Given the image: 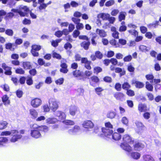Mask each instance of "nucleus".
<instances>
[{
	"instance_id": "nucleus-1",
	"label": "nucleus",
	"mask_w": 161,
	"mask_h": 161,
	"mask_svg": "<svg viewBox=\"0 0 161 161\" xmlns=\"http://www.w3.org/2000/svg\"><path fill=\"white\" fill-rule=\"evenodd\" d=\"M105 127L101 128L102 133L98 135L100 137L108 138L112 136V139L115 141H119L121 139V136L119 133L117 132L113 133V126L110 122L105 123Z\"/></svg>"
},
{
	"instance_id": "nucleus-2",
	"label": "nucleus",
	"mask_w": 161,
	"mask_h": 161,
	"mask_svg": "<svg viewBox=\"0 0 161 161\" xmlns=\"http://www.w3.org/2000/svg\"><path fill=\"white\" fill-rule=\"evenodd\" d=\"M31 49V53L32 55L34 57H37L39 56L38 51L42 48L41 45L36 44L32 45Z\"/></svg>"
},
{
	"instance_id": "nucleus-3",
	"label": "nucleus",
	"mask_w": 161,
	"mask_h": 161,
	"mask_svg": "<svg viewBox=\"0 0 161 161\" xmlns=\"http://www.w3.org/2000/svg\"><path fill=\"white\" fill-rule=\"evenodd\" d=\"M12 137L10 139V141L11 142H15L22 137V136L19 134V132L17 130H12Z\"/></svg>"
},
{
	"instance_id": "nucleus-4",
	"label": "nucleus",
	"mask_w": 161,
	"mask_h": 161,
	"mask_svg": "<svg viewBox=\"0 0 161 161\" xmlns=\"http://www.w3.org/2000/svg\"><path fill=\"white\" fill-rule=\"evenodd\" d=\"M40 131L38 126L36 128H34L33 129L31 130V136L32 137L35 139L41 138L42 137V135Z\"/></svg>"
},
{
	"instance_id": "nucleus-5",
	"label": "nucleus",
	"mask_w": 161,
	"mask_h": 161,
	"mask_svg": "<svg viewBox=\"0 0 161 161\" xmlns=\"http://www.w3.org/2000/svg\"><path fill=\"white\" fill-rule=\"evenodd\" d=\"M123 143L125 144H133L135 142V139L130 135L128 134L124 135L122 137Z\"/></svg>"
},
{
	"instance_id": "nucleus-6",
	"label": "nucleus",
	"mask_w": 161,
	"mask_h": 161,
	"mask_svg": "<svg viewBox=\"0 0 161 161\" xmlns=\"http://www.w3.org/2000/svg\"><path fill=\"white\" fill-rule=\"evenodd\" d=\"M44 1L45 0H38V3L39 4L38 8L40 11L43 10H45L47 6L52 3L51 1H49L47 3H45Z\"/></svg>"
},
{
	"instance_id": "nucleus-7",
	"label": "nucleus",
	"mask_w": 161,
	"mask_h": 161,
	"mask_svg": "<svg viewBox=\"0 0 161 161\" xmlns=\"http://www.w3.org/2000/svg\"><path fill=\"white\" fill-rule=\"evenodd\" d=\"M90 85L92 86H95L96 84L99 83L100 81L99 78L97 76L93 75L89 79Z\"/></svg>"
},
{
	"instance_id": "nucleus-8",
	"label": "nucleus",
	"mask_w": 161,
	"mask_h": 161,
	"mask_svg": "<svg viewBox=\"0 0 161 161\" xmlns=\"http://www.w3.org/2000/svg\"><path fill=\"white\" fill-rule=\"evenodd\" d=\"M42 103L41 99L36 97L32 99L31 102V104L34 108H37L40 106Z\"/></svg>"
},
{
	"instance_id": "nucleus-9",
	"label": "nucleus",
	"mask_w": 161,
	"mask_h": 161,
	"mask_svg": "<svg viewBox=\"0 0 161 161\" xmlns=\"http://www.w3.org/2000/svg\"><path fill=\"white\" fill-rule=\"evenodd\" d=\"M56 117H58V121L63 122L66 118V115L65 113L61 111L58 110L55 114Z\"/></svg>"
},
{
	"instance_id": "nucleus-10",
	"label": "nucleus",
	"mask_w": 161,
	"mask_h": 161,
	"mask_svg": "<svg viewBox=\"0 0 161 161\" xmlns=\"http://www.w3.org/2000/svg\"><path fill=\"white\" fill-rule=\"evenodd\" d=\"M91 62L88 60L86 57L82 58L81 64H84V67L87 69L90 70L92 69L91 66Z\"/></svg>"
},
{
	"instance_id": "nucleus-11",
	"label": "nucleus",
	"mask_w": 161,
	"mask_h": 161,
	"mask_svg": "<svg viewBox=\"0 0 161 161\" xmlns=\"http://www.w3.org/2000/svg\"><path fill=\"white\" fill-rule=\"evenodd\" d=\"M95 55L92 54L90 56V58L92 61H94L97 58L101 59H102L103 57V54L99 51H96L95 52Z\"/></svg>"
},
{
	"instance_id": "nucleus-12",
	"label": "nucleus",
	"mask_w": 161,
	"mask_h": 161,
	"mask_svg": "<svg viewBox=\"0 0 161 161\" xmlns=\"http://www.w3.org/2000/svg\"><path fill=\"white\" fill-rule=\"evenodd\" d=\"M2 67L5 70L4 73L5 75H12V68L11 67L8 66L5 63L2 64Z\"/></svg>"
},
{
	"instance_id": "nucleus-13",
	"label": "nucleus",
	"mask_w": 161,
	"mask_h": 161,
	"mask_svg": "<svg viewBox=\"0 0 161 161\" xmlns=\"http://www.w3.org/2000/svg\"><path fill=\"white\" fill-rule=\"evenodd\" d=\"M134 143H135L133 145V147L135 150L140 151L145 147L144 144L140 142H134Z\"/></svg>"
},
{
	"instance_id": "nucleus-14",
	"label": "nucleus",
	"mask_w": 161,
	"mask_h": 161,
	"mask_svg": "<svg viewBox=\"0 0 161 161\" xmlns=\"http://www.w3.org/2000/svg\"><path fill=\"white\" fill-rule=\"evenodd\" d=\"M82 126L87 129L92 128L94 126L93 123L90 120H86L84 121L82 124Z\"/></svg>"
},
{
	"instance_id": "nucleus-15",
	"label": "nucleus",
	"mask_w": 161,
	"mask_h": 161,
	"mask_svg": "<svg viewBox=\"0 0 161 161\" xmlns=\"http://www.w3.org/2000/svg\"><path fill=\"white\" fill-rule=\"evenodd\" d=\"M135 124L139 132H141V131H142L146 129V127L140 121H136L135 122Z\"/></svg>"
},
{
	"instance_id": "nucleus-16",
	"label": "nucleus",
	"mask_w": 161,
	"mask_h": 161,
	"mask_svg": "<svg viewBox=\"0 0 161 161\" xmlns=\"http://www.w3.org/2000/svg\"><path fill=\"white\" fill-rule=\"evenodd\" d=\"M138 110L140 113L147 111L148 110L147 105L142 103H139L138 105Z\"/></svg>"
},
{
	"instance_id": "nucleus-17",
	"label": "nucleus",
	"mask_w": 161,
	"mask_h": 161,
	"mask_svg": "<svg viewBox=\"0 0 161 161\" xmlns=\"http://www.w3.org/2000/svg\"><path fill=\"white\" fill-rule=\"evenodd\" d=\"M49 104L50 107L53 112H55L58 108V103L56 101H51Z\"/></svg>"
},
{
	"instance_id": "nucleus-18",
	"label": "nucleus",
	"mask_w": 161,
	"mask_h": 161,
	"mask_svg": "<svg viewBox=\"0 0 161 161\" xmlns=\"http://www.w3.org/2000/svg\"><path fill=\"white\" fill-rule=\"evenodd\" d=\"M114 96L116 100L122 101L124 99L125 95L122 92H118L114 94Z\"/></svg>"
},
{
	"instance_id": "nucleus-19",
	"label": "nucleus",
	"mask_w": 161,
	"mask_h": 161,
	"mask_svg": "<svg viewBox=\"0 0 161 161\" xmlns=\"http://www.w3.org/2000/svg\"><path fill=\"white\" fill-rule=\"evenodd\" d=\"M60 66L61 67L60 69V71L64 74L67 73L68 71V65L64 62H61Z\"/></svg>"
},
{
	"instance_id": "nucleus-20",
	"label": "nucleus",
	"mask_w": 161,
	"mask_h": 161,
	"mask_svg": "<svg viewBox=\"0 0 161 161\" xmlns=\"http://www.w3.org/2000/svg\"><path fill=\"white\" fill-rule=\"evenodd\" d=\"M22 67L25 70L30 69L32 68V65L30 62L24 61L22 62Z\"/></svg>"
},
{
	"instance_id": "nucleus-21",
	"label": "nucleus",
	"mask_w": 161,
	"mask_h": 161,
	"mask_svg": "<svg viewBox=\"0 0 161 161\" xmlns=\"http://www.w3.org/2000/svg\"><path fill=\"white\" fill-rule=\"evenodd\" d=\"M91 43L89 41V40L86 41H83L82 42L80 45L81 47L83 48L85 50H87L89 48V47Z\"/></svg>"
},
{
	"instance_id": "nucleus-22",
	"label": "nucleus",
	"mask_w": 161,
	"mask_h": 161,
	"mask_svg": "<svg viewBox=\"0 0 161 161\" xmlns=\"http://www.w3.org/2000/svg\"><path fill=\"white\" fill-rule=\"evenodd\" d=\"M2 101L5 105L10 104V102L8 96L5 94L3 95L1 97Z\"/></svg>"
},
{
	"instance_id": "nucleus-23",
	"label": "nucleus",
	"mask_w": 161,
	"mask_h": 161,
	"mask_svg": "<svg viewBox=\"0 0 161 161\" xmlns=\"http://www.w3.org/2000/svg\"><path fill=\"white\" fill-rule=\"evenodd\" d=\"M120 146L123 150L128 152H130L132 151L131 147L128 144L126 145L124 143H121L120 145Z\"/></svg>"
},
{
	"instance_id": "nucleus-24",
	"label": "nucleus",
	"mask_w": 161,
	"mask_h": 161,
	"mask_svg": "<svg viewBox=\"0 0 161 161\" xmlns=\"http://www.w3.org/2000/svg\"><path fill=\"white\" fill-rule=\"evenodd\" d=\"M135 84V87L137 88L141 89L144 87V84L142 82L138 81L133 80L132 84Z\"/></svg>"
},
{
	"instance_id": "nucleus-25",
	"label": "nucleus",
	"mask_w": 161,
	"mask_h": 161,
	"mask_svg": "<svg viewBox=\"0 0 161 161\" xmlns=\"http://www.w3.org/2000/svg\"><path fill=\"white\" fill-rule=\"evenodd\" d=\"M15 46V44L14 43L11 42H8L6 43L5 45V48L7 50H9L11 51H14L15 49V47H14Z\"/></svg>"
},
{
	"instance_id": "nucleus-26",
	"label": "nucleus",
	"mask_w": 161,
	"mask_h": 161,
	"mask_svg": "<svg viewBox=\"0 0 161 161\" xmlns=\"http://www.w3.org/2000/svg\"><path fill=\"white\" fill-rule=\"evenodd\" d=\"M29 112L32 119H35L37 118L38 115V113L36 109H30L29 110Z\"/></svg>"
},
{
	"instance_id": "nucleus-27",
	"label": "nucleus",
	"mask_w": 161,
	"mask_h": 161,
	"mask_svg": "<svg viewBox=\"0 0 161 161\" xmlns=\"http://www.w3.org/2000/svg\"><path fill=\"white\" fill-rule=\"evenodd\" d=\"M58 121V119L54 117L49 118L46 120V122L48 124H55Z\"/></svg>"
},
{
	"instance_id": "nucleus-28",
	"label": "nucleus",
	"mask_w": 161,
	"mask_h": 161,
	"mask_svg": "<svg viewBox=\"0 0 161 161\" xmlns=\"http://www.w3.org/2000/svg\"><path fill=\"white\" fill-rule=\"evenodd\" d=\"M72 74L75 77H81L83 76L82 72L79 69H76L73 71L72 72Z\"/></svg>"
},
{
	"instance_id": "nucleus-29",
	"label": "nucleus",
	"mask_w": 161,
	"mask_h": 161,
	"mask_svg": "<svg viewBox=\"0 0 161 161\" xmlns=\"http://www.w3.org/2000/svg\"><path fill=\"white\" fill-rule=\"evenodd\" d=\"M96 33L98 34L100 37H105L106 35V33L103 30H100L99 29H97L96 31Z\"/></svg>"
},
{
	"instance_id": "nucleus-30",
	"label": "nucleus",
	"mask_w": 161,
	"mask_h": 161,
	"mask_svg": "<svg viewBox=\"0 0 161 161\" xmlns=\"http://www.w3.org/2000/svg\"><path fill=\"white\" fill-rule=\"evenodd\" d=\"M139 48L140 50L143 52H148L151 49L150 47H147L143 45H141L140 46Z\"/></svg>"
},
{
	"instance_id": "nucleus-31",
	"label": "nucleus",
	"mask_w": 161,
	"mask_h": 161,
	"mask_svg": "<svg viewBox=\"0 0 161 161\" xmlns=\"http://www.w3.org/2000/svg\"><path fill=\"white\" fill-rule=\"evenodd\" d=\"M126 13L125 12H121L118 16L119 21H122L123 20H125V19Z\"/></svg>"
},
{
	"instance_id": "nucleus-32",
	"label": "nucleus",
	"mask_w": 161,
	"mask_h": 161,
	"mask_svg": "<svg viewBox=\"0 0 161 161\" xmlns=\"http://www.w3.org/2000/svg\"><path fill=\"white\" fill-rule=\"evenodd\" d=\"M131 157L134 159H139L141 157V154L137 152H132L131 153Z\"/></svg>"
},
{
	"instance_id": "nucleus-33",
	"label": "nucleus",
	"mask_w": 161,
	"mask_h": 161,
	"mask_svg": "<svg viewBox=\"0 0 161 161\" xmlns=\"http://www.w3.org/2000/svg\"><path fill=\"white\" fill-rule=\"evenodd\" d=\"M38 126L40 131H43L44 133L47 132L49 130V127L46 125H41Z\"/></svg>"
},
{
	"instance_id": "nucleus-34",
	"label": "nucleus",
	"mask_w": 161,
	"mask_h": 161,
	"mask_svg": "<svg viewBox=\"0 0 161 161\" xmlns=\"http://www.w3.org/2000/svg\"><path fill=\"white\" fill-rule=\"evenodd\" d=\"M80 129V127L78 125H75L72 129L69 130V133H75L78 131Z\"/></svg>"
},
{
	"instance_id": "nucleus-35",
	"label": "nucleus",
	"mask_w": 161,
	"mask_h": 161,
	"mask_svg": "<svg viewBox=\"0 0 161 161\" xmlns=\"http://www.w3.org/2000/svg\"><path fill=\"white\" fill-rule=\"evenodd\" d=\"M77 110V108L74 105L71 107L69 109V113L72 116H74L75 114V112Z\"/></svg>"
},
{
	"instance_id": "nucleus-36",
	"label": "nucleus",
	"mask_w": 161,
	"mask_h": 161,
	"mask_svg": "<svg viewBox=\"0 0 161 161\" xmlns=\"http://www.w3.org/2000/svg\"><path fill=\"white\" fill-rule=\"evenodd\" d=\"M115 72L116 73H120V76H123L125 74V71L123 70L122 69L119 67H116L115 69Z\"/></svg>"
},
{
	"instance_id": "nucleus-37",
	"label": "nucleus",
	"mask_w": 161,
	"mask_h": 161,
	"mask_svg": "<svg viewBox=\"0 0 161 161\" xmlns=\"http://www.w3.org/2000/svg\"><path fill=\"white\" fill-rule=\"evenodd\" d=\"M131 87V86L130 84L127 82H124L122 85V89L125 90H127L130 89Z\"/></svg>"
},
{
	"instance_id": "nucleus-38",
	"label": "nucleus",
	"mask_w": 161,
	"mask_h": 161,
	"mask_svg": "<svg viewBox=\"0 0 161 161\" xmlns=\"http://www.w3.org/2000/svg\"><path fill=\"white\" fill-rule=\"evenodd\" d=\"M145 87L149 91L152 92L153 91V85L148 81L146 82Z\"/></svg>"
},
{
	"instance_id": "nucleus-39",
	"label": "nucleus",
	"mask_w": 161,
	"mask_h": 161,
	"mask_svg": "<svg viewBox=\"0 0 161 161\" xmlns=\"http://www.w3.org/2000/svg\"><path fill=\"white\" fill-rule=\"evenodd\" d=\"M143 159L145 161H154L153 158L150 155L146 154L143 156Z\"/></svg>"
},
{
	"instance_id": "nucleus-40",
	"label": "nucleus",
	"mask_w": 161,
	"mask_h": 161,
	"mask_svg": "<svg viewBox=\"0 0 161 161\" xmlns=\"http://www.w3.org/2000/svg\"><path fill=\"white\" fill-rule=\"evenodd\" d=\"M8 122L5 121H2L0 122V130H3L6 128L8 125Z\"/></svg>"
},
{
	"instance_id": "nucleus-41",
	"label": "nucleus",
	"mask_w": 161,
	"mask_h": 161,
	"mask_svg": "<svg viewBox=\"0 0 161 161\" xmlns=\"http://www.w3.org/2000/svg\"><path fill=\"white\" fill-rule=\"evenodd\" d=\"M109 14H105L101 13L99 14L98 15L99 17L102 18L103 20H107Z\"/></svg>"
},
{
	"instance_id": "nucleus-42",
	"label": "nucleus",
	"mask_w": 161,
	"mask_h": 161,
	"mask_svg": "<svg viewBox=\"0 0 161 161\" xmlns=\"http://www.w3.org/2000/svg\"><path fill=\"white\" fill-rule=\"evenodd\" d=\"M19 9L22 11H23L25 13L28 12L29 11V9L26 6H23L21 5L20 6Z\"/></svg>"
},
{
	"instance_id": "nucleus-43",
	"label": "nucleus",
	"mask_w": 161,
	"mask_h": 161,
	"mask_svg": "<svg viewBox=\"0 0 161 161\" xmlns=\"http://www.w3.org/2000/svg\"><path fill=\"white\" fill-rule=\"evenodd\" d=\"M145 77L147 80L150 81V82L152 83L154 77L153 74H148L145 75Z\"/></svg>"
},
{
	"instance_id": "nucleus-44",
	"label": "nucleus",
	"mask_w": 161,
	"mask_h": 161,
	"mask_svg": "<svg viewBox=\"0 0 161 161\" xmlns=\"http://www.w3.org/2000/svg\"><path fill=\"white\" fill-rule=\"evenodd\" d=\"M5 34L8 36H12L14 35V32L12 29H8L6 30Z\"/></svg>"
},
{
	"instance_id": "nucleus-45",
	"label": "nucleus",
	"mask_w": 161,
	"mask_h": 161,
	"mask_svg": "<svg viewBox=\"0 0 161 161\" xmlns=\"http://www.w3.org/2000/svg\"><path fill=\"white\" fill-rule=\"evenodd\" d=\"M126 93L129 97H133L135 94L134 91L130 89L126 91Z\"/></svg>"
},
{
	"instance_id": "nucleus-46",
	"label": "nucleus",
	"mask_w": 161,
	"mask_h": 161,
	"mask_svg": "<svg viewBox=\"0 0 161 161\" xmlns=\"http://www.w3.org/2000/svg\"><path fill=\"white\" fill-rule=\"evenodd\" d=\"M61 40L60 39H57L55 40H53L51 42L52 45L54 47H56L58 46V43L60 42Z\"/></svg>"
},
{
	"instance_id": "nucleus-47",
	"label": "nucleus",
	"mask_w": 161,
	"mask_h": 161,
	"mask_svg": "<svg viewBox=\"0 0 161 161\" xmlns=\"http://www.w3.org/2000/svg\"><path fill=\"white\" fill-rule=\"evenodd\" d=\"M8 139L7 137H0V146H3L4 144L7 142Z\"/></svg>"
},
{
	"instance_id": "nucleus-48",
	"label": "nucleus",
	"mask_w": 161,
	"mask_h": 161,
	"mask_svg": "<svg viewBox=\"0 0 161 161\" xmlns=\"http://www.w3.org/2000/svg\"><path fill=\"white\" fill-rule=\"evenodd\" d=\"M15 72L16 73L20 75H23L25 73V70L21 68H17L15 70Z\"/></svg>"
},
{
	"instance_id": "nucleus-49",
	"label": "nucleus",
	"mask_w": 161,
	"mask_h": 161,
	"mask_svg": "<svg viewBox=\"0 0 161 161\" xmlns=\"http://www.w3.org/2000/svg\"><path fill=\"white\" fill-rule=\"evenodd\" d=\"M102 71V69L99 66L95 67L93 68V72L94 73L98 74V73Z\"/></svg>"
},
{
	"instance_id": "nucleus-50",
	"label": "nucleus",
	"mask_w": 161,
	"mask_h": 161,
	"mask_svg": "<svg viewBox=\"0 0 161 161\" xmlns=\"http://www.w3.org/2000/svg\"><path fill=\"white\" fill-rule=\"evenodd\" d=\"M53 57L58 60H60L62 58L61 56L56 52H53L52 53Z\"/></svg>"
},
{
	"instance_id": "nucleus-51",
	"label": "nucleus",
	"mask_w": 161,
	"mask_h": 161,
	"mask_svg": "<svg viewBox=\"0 0 161 161\" xmlns=\"http://www.w3.org/2000/svg\"><path fill=\"white\" fill-rule=\"evenodd\" d=\"M143 116L145 119L148 120L151 117L150 113L147 111L144 112V113L143 114Z\"/></svg>"
},
{
	"instance_id": "nucleus-52",
	"label": "nucleus",
	"mask_w": 161,
	"mask_h": 161,
	"mask_svg": "<svg viewBox=\"0 0 161 161\" xmlns=\"http://www.w3.org/2000/svg\"><path fill=\"white\" fill-rule=\"evenodd\" d=\"M103 80L105 82L111 83L112 82V79L111 77L107 76L103 77Z\"/></svg>"
},
{
	"instance_id": "nucleus-53",
	"label": "nucleus",
	"mask_w": 161,
	"mask_h": 161,
	"mask_svg": "<svg viewBox=\"0 0 161 161\" xmlns=\"http://www.w3.org/2000/svg\"><path fill=\"white\" fill-rule=\"evenodd\" d=\"M116 115V113L114 112H110L108 113L107 115V118L112 119L114 118Z\"/></svg>"
},
{
	"instance_id": "nucleus-54",
	"label": "nucleus",
	"mask_w": 161,
	"mask_h": 161,
	"mask_svg": "<svg viewBox=\"0 0 161 161\" xmlns=\"http://www.w3.org/2000/svg\"><path fill=\"white\" fill-rule=\"evenodd\" d=\"M159 21H156L154 23H150L147 25V27L149 28L152 27L156 28V26L158 25Z\"/></svg>"
},
{
	"instance_id": "nucleus-55",
	"label": "nucleus",
	"mask_w": 161,
	"mask_h": 161,
	"mask_svg": "<svg viewBox=\"0 0 161 161\" xmlns=\"http://www.w3.org/2000/svg\"><path fill=\"white\" fill-rule=\"evenodd\" d=\"M63 122L67 125H74L75 124L74 121L70 120H64Z\"/></svg>"
},
{
	"instance_id": "nucleus-56",
	"label": "nucleus",
	"mask_w": 161,
	"mask_h": 161,
	"mask_svg": "<svg viewBox=\"0 0 161 161\" xmlns=\"http://www.w3.org/2000/svg\"><path fill=\"white\" fill-rule=\"evenodd\" d=\"M42 109L44 112H47L49 111L50 110V107H49L47 104L43 105L42 107Z\"/></svg>"
},
{
	"instance_id": "nucleus-57",
	"label": "nucleus",
	"mask_w": 161,
	"mask_h": 161,
	"mask_svg": "<svg viewBox=\"0 0 161 161\" xmlns=\"http://www.w3.org/2000/svg\"><path fill=\"white\" fill-rule=\"evenodd\" d=\"M26 83L27 85L31 86L33 84V80L31 76L28 77L26 80Z\"/></svg>"
},
{
	"instance_id": "nucleus-58",
	"label": "nucleus",
	"mask_w": 161,
	"mask_h": 161,
	"mask_svg": "<svg viewBox=\"0 0 161 161\" xmlns=\"http://www.w3.org/2000/svg\"><path fill=\"white\" fill-rule=\"evenodd\" d=\"M114 0H110L106 2L105 3V5L106 7H108L114 5Z\"/></svg>"
},
{
	"instance_id": "nucleus-59",
	"label": "nucleus",
	"mask_w": 161,
	"mask_h": 161,
	"mask_svg": "<svg viewBox=\"0 0 161 161\" xmlns=\"http://www.w3.org/2000/svg\"><path fill=\"white\" fill-rule=\"evenodd\" d=\"M3 90L6 92H8L10 91V88L8 85L6 84H4L3 86H1Z\"/></svg>"
},
{
	"instance_id": "nucleus-60",
	"label": "nucleus",
	"mask_w": 161,
	"mask_h": 161,
	"mask_svg": "<svg viewBox=\"0 0 161 161\" xmlns=\"http://www.w3.org/2000/svg\"><path fill=\"white\" fill-rule=\"evenodd\" d=\"M132 59V57L130 55H129L124 57L123 58V60L125 62H128L130 61Z\"/></svg>"
},
{
	"instance_id": "nucleus-61",
	"label": "nucleus",
	"mask_w": 161,
	"mask_h": 161,
	"mask_svg": "<svg viewBox=\"0 0 161 161\" xmlns=\"http://www.w3.org/2000/svg\"><path fill=\"white\" fill-rule=\"evenodd\" d=\"M64 81V79L63 78H60L55 80L56 84L58 85H61L63 84Z\"/></svg>"
},
{
	"instance_id": "nucleus-62",
	"label": "nucleus",
	"mask_w": 161,
	"mask_h": 161,
	"mask_svg": "<svg viewBox=\"0 0 161 161\" xmlns=\"http://www.w3.org/2000/svg\"><path fill=\"white\" fill-rule=\"evenodd\" d=\"M80 34V31L79 30L76 29L74 31L73 33H72V35L74 38H76L79 36Z\"/></svg>"
},
{
	"instance_id": "nucleus-63",
	"label": "nucleus",
	"mask_w": 161,
	"mask_h": 161,
	"mask_svg": "<svg viewBox=\"0 0 161 161\" xmlns=\"http://www.w3.org/2000/svg\"><path fill=\"white\" fill-rule=\"evenodd\" d=\"M121 84L119 83H117L115 84L114 86V88L116 91H119L121 89Z\"/></svg>"
},
{
	"instance_id": "nucleus-64",
	"label": "nucleus",
	"mask_w": 161,
	"mask_h": 161,
	"mask_svg": "<svg viewBox=\"0 0 161 161\" xmlns=\"http://www.w3.org/2000/svg\"><path fill=\"white\" fill-rule=\"evenodd\" d=\"M37 71L36 69L35 68L31 69L29 71V73L30 75L32 76L35 75L36 74Z\"/></svg>"
}]
</instances>
